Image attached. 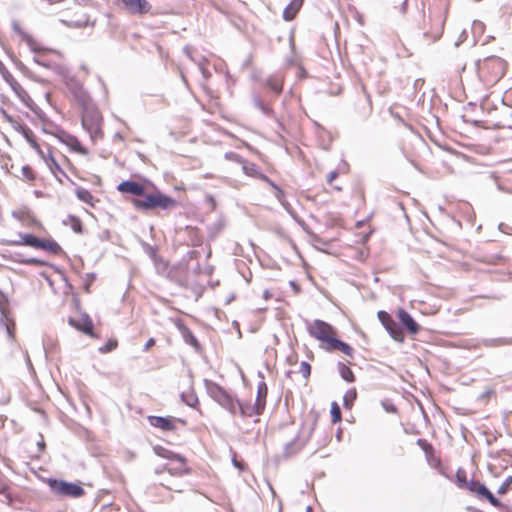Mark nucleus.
<instances>
[{
	"instance_id": "obj_1",
	"label": "nucleus",
	"mask_w": 512,
	"mask_h": 512,
	"mask_svg": "<svg viewBox=\"0 0 512 512\" xmlns=\"http://www.w3.org/2000/svg\"><path fill=\"white\" fill-rule=\"evenodd\" d=\"M207 394L230 414L235 415L239 410L242 417L255 415L254 405L242 404L233 394L228 392L218 383L204 379Z\"/></svg>"
},
{
	"instance_id": "obj_2",
	"label": "nucleus",
	"mask_w": 512,
	"mask_h": 512,
	"mask_svg": "<svg viewBox=\"0 0 512 512\" xmlns=\"http://www.w3.org/2000/svg\"><path fill=\"white\" fill-rule=\"evenodd\" d=\"M132 203L136 209L141 211H150L155 208L169 210L178 204L177 200L159 191L153 194L145 193L143 198H134Z\"/></svg>"
},
{
	"instance_id": "obj_3",
	"label": "nucleus",
	"mask_w": 512,
	"mask_h": 512,
	"mask_svg": "<svg viewBox=\"0 0 512 512\" xmlns=\"http://www.w3.org/2000/svg\"><path fill=\"white\" fill-rule=\"evenodd\" d=\"M46 483L50 491L58 497L77 499L85 495V490L79 483L57 478H49Z\"/></svg>"
},
{
	"instance_id": "obj_4",
	"label": "nucleus",
	"mask_w": 512,
	"mask_h": 512,
	"mask_svg": "<svg viewBox=\"0 0 512 512\" xmlns=\"http://www.w3.org/2000/svg\"><path fill=\"white\" fill-rule=\"evenodd\" d=\"M440 4L444 6L445 11L442 12L441 9H439L436 13H430L429 20L431 22V27L430 29H426V27L423 28V36L432 42L440 39L444 29V23L446 19L445 13L447 11V0H440Z\"/></svg>"
},
{
	"instance_id": "obj_5",
	"label": "nucleus",
	"mask_w": 512,
	"mask_h": 512,
	"mask_svg": "<svg viewBox=\"0 0 512 512\" xmlns=\"http://www.w3.org/2000/svg\"><path fill=\"white\" fill-rule=\"evenodd\" d=\"M307 330L311 337L321 342L320 347L322 349L323 346H328L330 343V339L334 337L332 335L334 333L333 327L323 320H314L312 323L308 325Z\"/></svg>"
},
{
	"instance_id": "obj_6",
	"label": "nucleus",
	"mask_w": 512,
	"mask_h": 512,
	"mask_svg": "<svg viewBox=\"0 0 512 512\" xmlns=\"http://www.w3.org/2000/svg\"><path fill=\"white\" fill-rule=\"evenodd\" d=\"M84 107L81 117L82 127L89 133L91 139L95 140L102 136L100 128L101 117L96 109Z\"/></svg>"
},
{
	"instance_id": "obj_7",
	"label": "nucleus",
	"mask_w": 512,
	"mask_h": 512,
	"mask_svg": "<svg viewBox=\"0 0 512 512\" xmlns=\"http://www.w3.org/2000/svg\"><path fill=\"white\" fill-rule=\"evenodd\" d=\"M505 62L496 56H490L478 62L479 74H491V80H497L504 75Z\"/></svg>"
},
{
	"instance_id": "obj_8",
	"label": "nucleus",
	"mask_w": 512,
	"mask_h": 512,
	"mask_svg": "<svg viewBox=\"0 0 512 512\" xmlns=\"http://www.w3.org/2000/svg\"><path fill=\"white\" fill-rule=\"evenodd\" d=\"M377 316L391 338L398 342H402L404 340L402 327H400L388 312L381 310L377 313Z\"/></svg>"
},
{
	"instance_id": "obj_9",
	"label": "nucleus",
	"mask_w": 512,
	"mask_h": 512,
	"mask_svg": "<svg viewBox=\"0 0 512 512\" xmlns=\"http://www.w3.org/2000/svg\"><path fill=\"white\" fill-rule=\"evenodd\" d=\"M147 421L149 422V424L154 427V428H158L162 431H165V432H170V431H174L176 429V425H175V422L178 421L182 424H185V421L182 420V419H176L174 417H170V416H155V415H150L147 417Z\"/></svg>"
},
{
	"instance_id": "obj_10",
	"label": "nucleus",
	"mask_w": 512,
	"mask_h": 512,
	"mask_svg": "<svg viewBox=\"0 0 512 512\" xmlns=\"http://www.w3.org/2000/svg\"><path fill=\"white\" fill-rule=\"evenodd\" d=\"M12 28L13 30L19 34L23 41L26 42V44L29 46L30 50L37 54V53H46V52H55L52 49L41 47L39 43L28 33L22 30L19 23L17 21L12 22Z\"/></svg>"
},
{
	"instance_id": "obj_11",
	"label": "nucleus",
	"mask_w": 512,
	"mask_h": 512,
	"mask_svg": "<svg viewBox=\"0 0 512 512\" xmlns=\"http://www.w3.org/2000/svg\"><path fill=\"white\" fill-rule=\"evenodd\" d=\"M258 375L262 378V381H260L257 385V395L253 408L255 410V415H261L263 413L266 406V398L268 394V387L264 381L263 374L259 372Z\"/></svg>"
},
{
	"instance_id": "obj_12",
	"label": "nucleus",
	"mask_w": 512,
	"mask_h": 512,
	"mask_svg": "<svg viewBox=\"0 0 512 512\" xmlns=\"http://www.w3.org/2000/svg\"><path fill=\"white\" fill-rule=\"evenodd\" d=\"M11 78L10 87L15 92V94L18 96L20 101L30 110L35 111L37 108L36 104L34 103L33 99L30 97L28 92L14 79V77L9 74Z\"/></svg>"
},
{
	"instance_id": "obj_13",
	"label": "nucleus",
	"mask_w": 512,
	"mask_h": 512,
	"mask_svg": "<svg viewBox=\"0 0 512 512\" xmlns=\"http://www.w3.org/2000/svg\"><path fill=\"white\" fill-rule=\"evenodd\" d=\"M125 8L132 14L143 15L149 13L152 6L147 0H120Z\"/></svg>"
},
{
	"instance_id": "obj_14",
	"label": "nucleus",
	"mask_w": 512,
	"mask_h": 512,
	"mask_svg": "<svg viewBox=\"0 0 512 512\" xmlns=\"http://www.w3.org/2000/svg\"><path fill=\"white\" fill-rule=\"evenodd\" d=\"M117 189L119 192L128 193L133 196H136L137 198H143L145 194V187L142 184L133 180L122 181L117 186Z\"/></svg>"
},
{
	"instance_id": "obj_15",
	"label": "nucleus",
	"mask_w": 512,
	"mask_h": 512,
	"mask_svg": "<svg viewBox=\"0 0 512 512\" xmlns=\"http://www.w3.org/2000/svg\"><path fill=\"white\" fill-rule=\"evenodd\" d=\"M68 323L86 335H93V321L88 314H83L79 320L69 317Z\"/></svg>"
},
{
	"instance_id": "obj_16",
	"label": "nucleus",
	"mask_w": 512,
	"mask_h": 512,
	"mask_svg": "<svg viewBox=\"0 0 512 512\" xmlns=\"http://www.w3.org/2000/svg\"><path fill=\"white\" fill-rule=\"evenodd\" d=\"M252 103L254 107L260 110L264 115L275 119L279 131H285L283 123L275 116V113L269 104L264 103L261 98L255 94L252 96Z\"/></svg>"
},
{
	"instance_id": "obj_17",
	"label": "nucleus",
	"mask_w": 512,
	"mask_h": 512,
	"mask_svg": "<svg viewBox=\"0 0 512 512\" xmlns=\"http://www.w3.org/2000/svg\"><path fill=\"white\" fill-rule=\"evenodd\" d=\"M397 316H398V319H399L401 325L410 334H417L419 332L420 326L406 310L399 309Z\"/></svg>"
},
{
	"instance_id": "obj_18",
	"label": "nucleus",
	"mask_w": 512,
	"mask_h": 512,
	"mask_svg": "<svg viewBox=\"0 0 512 512\" xmlns=\"http://www.w3.org/2000/svg\"><path fill=\"white\" fill-rule=\"evenodd\" d=\"M18 240H8L5 243L8 245H25L33 248H38L40 243V238L31 233H19Z\"/></svg>"
},
{
	"instance_id": "obj_19",
	"label": "nucleus",
	"mask_w": 512,
	"mask_h": 512,
	"mask_svg": "<svg viewBox=\"0 0 512 512\" xmlns=\"http://www.w3.org/2000/svg\"><path fill=\"white\" fill-rule=\"evenodd\" d=\"M323 349H325L327 351L339 350L349 357H353V354H354V349L349 344H347L346 342H344L336 337H333L332 339H330L329 345L323 346Z\"/></svg>"
},
{
	"instance_id": "obj_20",
	"label": "nucleus",
	"mask_w": 512,
	"mask_h": 512,
	"mask_svg": "<svg viewBox=\"0 0 512 512\" xmlns=\"http://www.w3.org/2000/svg\"><path fill=\"white\" fill-rule=\"evenodd\" d=\"M58 137L61 142L69 146L73 151H76L84 155L87 154V150L81 145V143L75 136L62 131Z\"/></svg>"
},
{
	"instance_id": "obj_21",
	"label": "nucleus",
	"mask_w": 512,
	"mask_h": 512,
	"mask_svg": "<svg viewBox=\"0 0 512 512\" xmlns=\"http://www.w3.org/2000/svg\"><path fill=\"white\" fill-rule=\"evenodd\" d=\"M168 277L181 287L188 286V279L183 266H174L168 272Z\"/></svg>"
},
{
	"instance_id": "obj_22",
	"label": "nucleus",
	"mask_w": 512,
	"mask_h": 512,
	"mask_svg": "<svg viewBox=\"0 0 512 512\" xmlns=\"http://www.w3.org/2000/svg\"><path fill=\"white\" fill-rule=\"evenodd\" d=\"M9 260L16 262V263H20V264H26V265H36V266L48 265V263L44 260L34 258V257L27 258L20 252L11 253L9 255Z\"/></svg>"
},
{
	"instance_id": "obj_23",
	"label": "nucleus",
	"mask_w": 512,
	"mask_h": 512,
	"mask_svg": "<svg viewBox=\"0 0 512 512\" xmlns=\"http://www.w3.org/2000/svg\"><path fill=\"white\" fill-rule=\"evenodd\" d=\"M46 164L49 170L55 175L56 179L59 182H62L61 178L57 176V172L64 176L72 185H75V182L66 174V172L61 168L58 164L52 153L49 151V160H46Z\"/></svg>"
},
{
	"instance_id": "obj_24",
	"label": "nucleus",
	"mask_w": 512,
	"mask_h": 512,
	"mask_svg": "<svg viewBox=\"0 0 512 512\" xmlns=\"http://www.w3.org/2000/svg\"><path fill=\"white\" fill-rule=\"evenodd\" d=\"M480 345L487 348L509 346L512 345V337L483 338L480 340Z\"/></svg>"
},
{
	"instance_id": "obj_25",
	"label": "nucleus",
	"mask_w": 512,
	"mask_h": 512,
	"mask_svg": "<svg viewBox=\"0 0 512 512\" xmlns=\"http://www.w3.org/2000/svg\"><path fill=\"white\" fill-rule=\"evenodd\" d=\"M69 89L73 93L76 100L82 105H86V101L88 99V95L86 91L84 90L82 84L76 80H72L69 84Z\"/></svg>"
},
{
	"instance_id": "obj_26",
	"label": "nucleus",
	"mask_w": 512,
	"mask_h": 512,
	"mask_svg": "<svg viewBox=\"0 0 512 512\" xmlns=\"http://www.w3.org/2000/svg\"><path fill=\"white\" fill-rule=\"evenodd\" d=\"M179 329L184 342L192 346L196 352H200L202 347L193 332L186 326H180Z\"/></svg>"
},
{
	"instance_id": "obj_27",
	"label": "nucleus",
	"mask_w": 512,
	"mask_h": 512,
	"mask_svg": "<svg viewBox=\"0 0 512 512\" xmlns=\"http://www.w3.org/2000/svg\"><path fill=\"white\" fill-rule=\"evenodd\" d=\"M153 450H154L155 454L158 455L159 457H162L165 459H170V460H176L182 464L185 463L186 459L184 456L174 453L173 451H170L160 445L155 446Z\"/></svg>"
},
{
	"instance_id": "obj_28",
	"label": "nucleus",
	"mask_w": 512,
	"mask_h": 512,
	"mask_svg": "<svg viewBox=\"0 0 512 512\" xmlns=\"http://www.w3.org/2000/svg\"><path fill=\"white\" fill-rule=\"evenodd\" d=\"M303 0H292L283 11V18L286 21H291L295 18L297 12L301 8Z\"/></svg>"
},
{
	"instance_id": "obj_29",
	"label": "nucleus",
	"mask_w": 512,
	"mask_h": 512,
	"mask_svg": "<svg viewBox=\"0 0 512 512\" xmlns=\"http://www.w3.org/2000/svg\"><path fill=\"white\" fill-rule=\"evenodd\" d=\"M242 171L245 175L253 177V178H257L260 180L262 179V176H264V174L261 172V169L258 165H256L253 162H250L246 159L242 164Z\"/></svg>"
},
{
	"instance_id": "obj_30",
	"label": "nucleus",
	"mask_w": 512,
	"mask_h": 512,
	"mask_svg": "<svg viewBox=\"0 0 512 512\" xmlns=\"http://www.w3.org/2000/svg\"><path fill=\"white\" fill-rule=\"evenodd\" d=\"M38 249L46 250L54 255H58L63 252L61 246L52 239H41Z\"/></svg>"
},
{
	"instance_id": "obj_31",
	"label": "nucleus",
	"mask_w": 512,
	"mask_h": 512,
	"mask_svg": "<svg viewBox=\"0 0 512 512\" xmlns=\"http://www.w3.org/2000/svg\"><path fill=\"white\" fill-rule=\"evenodd\" d=\"M63 225L67 226L70 225L71 229L76 234H82L83 233V225L82 221L79 217L75 215H68L66 219L62 221Z\"/></svg>"
},
{
	"instance_id": "obj_32",
	"label": "nucleus",
	"mask_w": 512,
	"mask_h": 512,
	"mask_svg": "<svg viewBox=\"0 0 512 512\" xmlns=\"http://www.w3.org/2000/svg\"><path fill=\"white\" fill-rule=\"evenodd\" d=\"M75 194L81 202H84L90 206H94V197L89 190L82 187H77Z\"/></svg>"
},
{
	"instance_id": "obj_33",
	"label": "nucleus",
	"mask_w": 512,
	"mask_h": 512,
	"mask_svg": "<svg viewBox=\"0 0 512 512\" xmlns=\"http://www.w3.org/2000/svg\"><path fill=\"white\" fill-rule=\"evenodd\" d=\"M338 371L343 380L346 382L352 383L355 381V376L353 371L344 363L339 362L338 363Z\"/></svg>"
},
{
	"instance_id": "obj_34",
	"label": "nucleus",
	"mask_w": 512,
	"mask_h": 512,
	"mask_svg": "<svg viewBox=\"0 0 512 512\" xmlns=\"http://www.w3.org/2000/svg\"><path fill=\"white\" fill-rule=\"evenodd\" d=\"M0 311H1V318H0V325L5 328L6 332H7V335H8V338L10 340H13L15 335H14V322L11 321L10 323H8L5 318H7L6 314L4 313V310L2 308H0Z\"/></svg>"
},
{
	"instance_id": "obj_35",
	"label": "nucleus",
	"mask_w": 512,
	"mask_h": 512,
	"mask_svg": "<svg viewBox=\"0 0 512 512\" xmlns=\"http://www.w3.org/2000/svg\"><path fill=\"white\" fill-rule=\"evenodd\" d=\"M266 85L276 94L282 92V80L278 76H271L265 81Z\"/></svg>"
},
{
	"instance_id": "obj_36",
	"label": "nucleus",
	"mask_w": 512,
	"mask_h": 512,
	"mask_svg": "<svg viewBox=\"0 0 512 512\" xmlns=\"http://www.w3.org/2000/svg\"><path fill=\"white\" fill-rule=\"evenodd\" d=\"M356 397H357V392L354 388L347 390L343 396V406L346 409H350L353 406V403L356 400Z\"/></svg>"
},
{
	"instance_id": "obj_37",
	"label": "nucleus",
	"mask_w": 512,
	"mask_h": 512,
	"mask_svg": "<svg viewBox=\"0 0 512 512\" xmlns=\"http://www.w3.org/2000/svg\"><path fill=\"white\" fill-rule=\"evenodd\" d=\"M298 436H296L292 441L288 442L284 446V455L291 456L295 454L298 450H300V446L297 444Z\"/></svg>"
},
{
	"instance_id": "obj_38",
	"label": "nucleus",
	"mask_w": 512,
	"mask_h": 512,
	"mask_svg": "<svg viewBox=\"0 0 512 512\" xmlns=\"http://www.w3.org/2000/svg\"><path fill=\"white\" fill-rule=\"evenodd\" d=\"M330 414L332 418V423H337L341 421V409L336 402H332Z\"/></svg>"
},
{
	"instance_id": "obj_39",
	"label": "nucleus",
	"mask_w": 512,
	"mask_h": 512,
	"mask_svg": "<svg viewBox=\"0 0 512 512\" xmlns=\"http://www.w3.org/2000/svg\"><path fill=\"white\" fill-rule=\"evenodd\" d=\"M456 483L459 488H464L467 485L466 472L461 468L456 472Z\"/></svg>"
},
{
	"instance_id": "obj_40",
	"label": "nucleus",
	"mask_w": 512,
	"mask_h": 512,
	"mask_svg": "<svg viewBox=\"0 0 512 512\" xmlns=\"http://www.w3.org/2000/svg\"><path fill=\"white\" fill-rule=\"evenodd\" d=\"M224 157L226 160L238 163L241 166H242L243 162L245 161V159L241 155H239L233 151L226 152Z\"/></svg>"
},
{
	"instance_id": "obj_41",
	"label": "nucleus",
	"mask_w": 512,
	"mask_h": 512,
	"mask_svg": "<svg viewBox=\"0 0 512 512\" xmlns=\"http://www.w3.org/2000/svg\"><path fill=\"white\" fill-rule=\"evenodd\" d=\"M181 398L190 407H194L198 403V398L194 393H189L187 395L182 393Z\"/></svg>"
},
{
	"instance_id": "obj_42",
	"label": "nucleus",
	"mask_w": 512,
	"mask_h": 512,
	"mask_svg": "<svg viewBox=\"0 0 512 512\" xmlns=\"http://www.w3.org/2000/svg\"><path fill=\"white\" fill-rule=\"evenodd\" d=\"M490 493L491 491L483 483L476 486L475 494L478 497L486 498Z\"/></svg>"
},
{
	"instance_id": "obj_43",
	"label": "nucleus",
	"mask_w": 512,
	"mask_h": 512,
	"mask_svg": "<svg viewBox=\"0 0 512 512\" xmlns=\"http://www.w3.org/2000/svg\"><path fill=\"white\" fill-rule=\"evenodd\" d=\"M512 484V476H508L504 482L499 486L497 493L499 495H504L507 493L509 486Z\"/></svg>"
},
{
	"instance_id": "obj_44",
	"label": "nucleus",
	"mask_w": 512,
	"mask_h": 512,
	"mask_svg": "<svg viewBox=\"0 0 512 512\" xmlns=\"http://www.w3.org/2000/svg\"><path fill=\"white\" fill-rule=\"evenodd\" d=\"M117 347V341L110 339L106 344L99 348L101 353H108L113 351Z\"/></svg>"
},
{
	"instance_id": "obj_45",
	"label": "nucleus",
	"mask_w": 512,
	"mask_h": 512,
	"mask_svg": "<svg viewBox=\"0 0 512 512\" xmlns=\"http://www.w3.org/2000/svg\"><path fill=\"white\" fill-rule=\"evenodd\" d=\"M33 61L42 66V67H45V68H48V69H52V70H56L58 68V66L55 64V63H52V62H47V61H44V60H41L39 57L37 56H34L33 57Z\"/></svg>"
},
{
	"instance_id": "obj_46",
	"label": "nucleus",
	"mask_w": 512,
	"mask_h": 512,
	"mask_svg": "<svg viewBox=\"0 0 512 512\" xmlns=\"http://www.w3.org/2000/svg\"><path fill=\"white\" fill-rule=\"evenodd\" d=\"M274 196L281 205L286 206L285 192L280 186L274 189Z\"/></svg>"
},
{
	"instance_id": "obj_47",
	"label": "nucleus",
	"mask_w": 512,
	"mask_h": 512,
	"mask_svg": "<svg viewBox=\"0 0 512 512\" xmlns=\"http://www.w3.org/2000/svg\"><path fill=\"white\" fill-rule=\"evenodd\" d=\"M22 175L28 181H34L35 179L34 171L29 165H25L22 167Z\"/></svg>"
},
{
	"instance_id": "obj_48",
	"label": "nucleus",
	"mask_w": 512,
	"mask_h": 512,
	"mask_svg": "<svg viewBox=\"0 0 512 512\" xmlns=\"http://www.w3.org/2000/svg\"><path fill=\"white\" fill-rule=\"evenodd\" d=\"M300 373L303 375L304 378H308L311 374V366L308 362L302 361L300 364Z\"/></svg>"
},
{
	"instance_id": "obj_49",
	"label": "nucleus",
	"mask_w": 512,
	"mask_h": 512,
	"mask_svg": "<svg viewBox=\"0 0 512 512\" xmlns=\"http://www.w3.org/2000/svg\"><path fill=\"white\" fill-rule=\"evenodd\" d=\"M381 406L388 413H396L397 412L396 406L389 400H383L381 402Z\"/></svg>"
},
{
	"instance_id": "obj_50",
	"label": "nucleus",
	"mask_w": 512,
	"mask_h": 512,
	"mask_svg": "<svg viewBox=\"0 0 512 512\" xmlns=\"http://www.w3.org/2000/svg\"><path fill=\"white\" fill-rule=\"evenodd\" d=\"M485 499L494 507H503V503L492 492Z\"/></svg>"
},
{
	"instance_id": "obj_51",
	"label": "nucleus",
	"mask_w": 512,
	"mask_h": 512,
	"mask_svg": "<svg viewBox=\"0 0 512 512\" xmlns=\"http://www.w3.org/2000/svg\"><path fill=\"white\" fill-rule=\"evenodd\" d=\"M10 125L12 126V128L18 132V133H22L28 126L24 123H21L19 121H17L16 119H14L12 121V123H10Z\"/></svg>"
},
{
	"instance_id": "obj_52",
	"label": "nucleus",
	"mask_w": 512,
	"mask_h": 512,
	"mask_svg": "<svg viewBox=\"0 0 512 512\" xmlns=\"http://www.w3.org/2000/svg\"><path fill=\"white\" fill-rule=\"evenodd\" d=\"M417 444L421 447V449L428 453V452H431L433 450V447L430 443H428L425 439H418L417 440Z\"/></svg>"
},
{
	"instance_id": "obj_53",
	"label": "nucleus",
	"mask_w": 512,
	"mask_h": 512,
	"mask_svg": "<svg viewBox=\"0 0 512 512\" xmlns=\"http://www.w3.org/2000/svg\"><path fill=\"white\" fill-rule=\"evenodd\" d=\"M480 482L474 479L467 481V485L464 488L468 489L470 492L475 493L476 486L479 485Z\"/></svg>"
},
{
	"instance_id": "obj_54",
	"label": "nucleus",
	"mask_w": 512,
	"mask_h": 512,
	"mask_svg": "<svg viewBox=\"0 0 512 512\" xmlns=\"http://www.w3.org/2000/svg\"><path fill=\"white\" fill-rule=\"evenodd\" d=\"M95 278H96L95 273L86 274L85 290L87 292H89V286L95 280Z\"/></svg>"
},
{
	"instance_id": "obj_55",
	"label": "nucleus",
	"mask_w": 512,
	"mask_h": 512,
	"mask_svg": "<svg viewBox=\"0 0 512 512\" xmlns=\"http://www.w3.org/2000/svg\"><path fill=\"white\" fill-rule=\"evenodd\" d=\"M21 135L26 139V141H31V138H33L35 135L33 133V131L27 127L22 133Z\"/></svg>"
},
{
	"instance_id": "obj_56",
	"label": "nucleus",
	"mask_w": 512,
	"mask_h": 512,
	"mask_svg": "<svg viewBox=\"0 0 512 512\" xmlns=\"http://www.w3.org/2000/svg\"><path fill=\"white\" fill-rule=\"evenodd\" d=\"M198 67L205 79H208L211 76V73L209 72V70L207 68H205L204 64L199 63Z\"/></svg>"
},
{
	"instance_id": "obj_57",
	"label": "nucleus",
	"mask_w": 512,
	"mask_h": 512,
	"mask_svg": "<svg viewBox=\"0 0 512 512\" xmlns=\"http://www.w3.org/2000/svg\"><path fill=\"white\" fill-rule=\"evenodd\" d=\"M2 117L7 121L9 124L12 123V121L15 119L12 115H10L6 110L1 109L0 110Z\"/></svg>"
},
{
	"instance_id": "obj_58",
	"label": "nucleus",
	"mask_w": 512,
	"mask_h": 512,
	"mask_svg": "<svg viewBox=\"0 0 512 512\" xmlns=\"http://www.w3.org/2000/svg\"><path fill=\"white\" fill-rule=\"evenodd\" d=\"M261 180L266 182L273 190L278 187V185L274 181H272L268 176H266L265 174H264V176H262Z\"/></svg>"
},
{
	"instance_id": "obj_59",
	"label": "nucleus",
	"mask_w": 512,
	"mask_h": 512,
	"mask_svg": "<svg viewBox=\"0 0 512 512\" xmlns=\"http://www.w3.org/2000/svg\"><path fill=\"white\" fill-rule=\"evenodd\" d=\"M30 146L36 151V152H41V148L39 146V144L37 143L36 141V137L34 136L33 138H31V141H27Z\"/></svg>"
},
{
	"instance_id": "obj_60",
	"label": "nucleus",
	"mask_w": 512,
	"mask_h": 512,
	"mask_svg": "<svg viewBox=\"0 0 512 512\" xmlns=\"http://www.w3.org/2000/svg\"><path fill=\"white\" fill-rule=\"evenodd\" d=\"M30 146L36 151V152H41V148L39 146V144L37 143L36 141V137L34 136L33 138H31V141H27Z\"/></svg>"
},
{
	"instance_id": "obj_61",
	"label": "nucleus",
	"mask_w": 512,
	"mask_h": 512,
	"mask_svg": "<svg viewBox=\"0 0 512 512\" xmlns=\"http://www.w3.org/2000/svg\"><path fill=\"white\" fill-rule=\"evenodd\" d=\"M168 472L172 475H175V474H179V475H182V474H185L188 472L187 469H168Z\"/></svg>"
},
{
	"instance_id": "obj_62",
	"label": "nucleus",
	"mask_w": 512,
	"mask_h": 512,
	"mask_svg": "<svg viewBox=\"0 0 512 512\" xmlns=\"http://www.w3.org/2000/svg\"><path fill=\"white\" fill-rule=\"evenodd\" d=\"M337 176H338V172L337 171H331L327 175V182L328 183H332L336 179Z\"/></svg>"
},
{
	"instance_id": "obj_63",
	"label": "nucleus",
	"mask_w": 512,
	"mask_h": 512,
	"mask_svg": "<svg viewBox=\"0 0 512 512\" xmlns=\"http://www.w3.org/2000/svg\"><path fill=\"white\" fill-rule=\"evenodd\" d=\"M155 344V340L153 338H150L146 344L144 345V348L143 350L144 351H147L151 346H153Z\"/></svg>"
},
{
	"instance_id": "obj_64",
	"label": "nucleus",
	"mask_w": 512,
	"mask_h": 512,
	"mask_svg": "<svg viewBox=\"0 0 512 512\" xmlns=\"http://www.w3.org/2000/svg\"><path fill=\"white\" fill-rule=\"evenodd\" d=\"M466 510H467L468 512H480V511H481L480 509H478V508H476V507H473V506H467V507H466Z\"/></svg>"
}]
</instances>
